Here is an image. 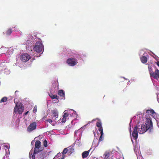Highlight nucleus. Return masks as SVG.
Segmentation results:
<instances>
[{
  "instance_id": "obj_31",
  "label": "nucleus",
  "mask_w": 159,
  "mask_h": 159,
  "mask_svg": "<svg viewBox=\"0 0 159 159\" xmlns=\"http://www.w3.org/2000/svg\"><path fill=\"white\" fill-rule=\"evenodd\" d=\"M29 112V111H27L26 112H25V113H24V114H23V115L24 116H26V115H27L28 114V113Z\"/></svg>"
},
{
  "instance_id": "obj_10",
  "label": "nucleus",
  "mask_w": 159,
  "mask_h": 159,
  "mask_svg": "<svg viewBox=\"0 0 159 159\" xmlns=\"http://www.w3.org/2000/svg\"><path fill=\"white\" fill-rule=\"evenodd\" d=\"M90 151V150L87 151H85L83 152L82 153V158L84 159L87 157L89 155Z\"/></svg>"
},
{
  "instance_id": "obj_18",
  "label": "nucleus",
  "mask_w": 159,
  "mask_h": 159,
  "mask_svg": "<svg viewBox=\"0 0 159 159\" xmlns=\"http://www.w3.org/2000/svg\"><path fill=\"white\" fill-rule=\"evenodd\" d=\"M7 100V98L6 97H4L2 98L0 101V102H6Z\"/></svg>"
},
{
  "instance_id": "obj_16",
  "label": "nucleus",
  "mask_w": 159,
  "mask_h": 159,
  "mask_svg": "<svg viewBox=\"0 0 159 159\" xmlns=\"http://www.w3.org/2000/svg\"><path fill=\"white\" fill-rule=\"evenodd\" d=\"M111 156V154L109 152H106L104 154L103 156L105 158L107 159Z\"/></svg>"
},
{
  "instance_id": "obj_12",
  "label": "nucleus",
  "mask_w": 159,
  "mask_h": 159,
  "mask_svg": "<svg viewBox=\"0 0 159 159\" xmlns=\"http://www.w3.org/2000/svg\"><path fill=\"white\" fill-rule=\"evenodd\" d=\"M57 94L58 95L60 96L62 98H65V93L63 90H59L58 91Z\"/></svg>"
},
{
  "instance_id": "obj_25",
  "label": "nucleus",
  "mask_w": 159,
  "mask_h": 159,
  "mask_svg": "<svg viewBox=\"0 0 159 159\" xmlns=\"http://www.w3.org/2000/svg\"><path fill=\"white\" fill-rule=\"evenodd\" d=\"M69 116L68 113H64L63 116L64 117L66 118Z\"/></svg>"
},
{
  "instance_id": "obj_15",
  "label": "nucleus",
  "mask_w": 159,
  "mask_h": 159,
  "mask_svg": "<svg viewBox=\"0 0 159 159\" xmlns=\"http://www.w3.org/2000/svg\"><path fill=\"white\" fill-rule=\"evenodd\" d=\"M49 96L52 99H59V97L57 95H53L52 94H49Z\"/></svg>"
},
{
  "instance_id": "obj_30",
  "label": "nucleus",
  "mask_w": 159,
  "mask_h": 159,
  "mask_svg": "<svg viewBox=\"0 0 159 159\" xmlns=\"http://www.w3.org/2000/svg\"><path fill=\"white\" fill-rule=\"evenodd\" d=\"M34 154V153H33V154H32V159H35V154Z\"/></svg>"
},
{
  "instance_id": "obj_20",
  "label": "nucleus",
  "mask_w": 159,
  "mask_h": 159,
  "mask_svg": "<svg viewBox=\"0 0 159 159\" xmlns=\"http://www.w3.org/2000/svg\"><path fill=\"white\" fill-rule=\"evenodd\" d=\"M96 126L98 127H100L102 126V123L100 122H97L96 124Z\"/></svg>"
},
{
  "instance_id": "obj_14",
  "label": "nucleus",
  "mask_w": 159,
  "mask_h": 159,
  "mask_svg": "<svg viewBox=\"0 0 159 159\" xmlns=\"http://www.w3.org/2000/svg\"><path fill=\"white\" fill-rule=\"evenodd\" d=\"M52 116L53 117H55V119L58 117V112L55 110L52 111Z\"/></svg>"
},
{
  "instance_id": "obj_33",
  "label": "nucleus",
  "mask_w": 159,
  "mask_h": 159,
  "mask_svg": "<svg viewBox=\"0 0 159 159\" xmlns=\"http://www.w3.org/2000/svg\"><path fill=\"white\" fill-rule=\"evenodd\" d=\"M157 65L158 66H159V61H158L157 62Z\"/></svg>"
},
{
  "instance_id": "obj_9",
  "label": "nucleus",
  "mask_w": 159,
  "mask_h": 159,
  "mask_svg": "<svg viewBox=\"0 0 159 159\" xmlns=\"http://www.w3.org/2000/svg\"><path fill=\"white\" fill-rule=\"evenodd\" d=\"M37 124L35 122L31 123L27 128V130L29 132H31L36 129Z\"/></svg>"
},
{
  "instance_id": "obj_13",
  "label": "nucleus",
  "mask_w": 159,
  "mask_h": 159,
  "mask_svg": "<svg viewBox=\"0 0 159 159\" xmlns=\"http://www.w3.org/2000/svg\"><path fill=\"white\" fill-rule=\"evenodd\" d=\"M35 148L39 149L41 146V142L39 140H37L35 143Z\"/></svg>"
},
{
  "instance_id": "obj_35",
  "label": "nucleus",
  "mask_w": 159,
  "mask_h": 159,
  "mask_svg": "<svg viewBox=\"0 0 159 159\" xmlns=\"http://www.w3.org/2000/svg\"><path fill=\"white\" fill-rule=\"evenodd\" d=\"M139 117H140V116H142V114H139Z\"/></svg>"
},
{
  "instance_id": "obj_41",
  "label": "nucleus",
  "mask_w": 159,
  "mask_h": 159,
  "mask_svg": "<svg viewBox=\"0 0 159 159\" xmlns=\"http://www.w3.org/2000/svg\"><path fill=\"white\" fill-rule=\"evenodd\" d=\"M18 30H16V31H18Z\"/></svg>"
},
{
  "instance_id": "obj_40",
  "label": "nucleus",
  "mask_w": 159,
  "mask_h": 159,
  "mask_svg": "<svg viewBox=\"0 0 159 159\" xmlns=\"http://www.w3.org/2000/svg\"><path fill=\"white\" fill-rule=\"evenodd\" d=\"M52 125L53 126H54V125H52Z\"/></svg>"
},
{
  "instance_id": "obj_7",
  "label": "nucleus",
  "mask_w": 159,
  "mask_h": 159,
  "mask_svg": "<svg viewBox=\"0 0 159 159\" xmlns=\"http://www.w3.org/2000/svg\"><path fill=\"white\" fill-rule=\"evenodd\" d=\"M30 58V56L27 53H25L22 54L20 57L21 60L23 62H27Z\"/></svg>"
},
{
  "instance_id": "obj_38",
  "label": "nucleus",
  "mask_w": 159,
  "mask_h": 159,
  "mask_svg": "<svg viewBox=\"0 0 159 159\" xmlns=\"http://www.w3.org/2000/svg\"><path fill=\"white\" fill-rule=\"evenodd\" d=\"M111 159H113V156H112Z\"/></svg>"
},
{
  "instance_id": "obj_19",
  "label": "nucleus",
  "mask_w": 159,
  "mask_h": 159,
  "mask_svg": "<svg viewBox=\"0 0 159 159\" xmlns=\"http://www.w3.org/2000/svg\"><path fill=\"white\" fill-rule=\"evenodd\" d=\"M68 151V150L67 148H65L63 151L62 154L63 155H64L67 152V151Z\"/></svg>"
},
{
  "instance_id": "obj_22",
  "label": "nucleus",
  "mask_w": 159,
  "mask_h": 159,
  "mask_svg": "<svg viewBox=\"0 0 159 159\" xmlns=\"http://www.w3.org/2000/svg\"><path fill=\"white\" fill-rule=\"evenodd\" d=\"M43 146L45 147H46L47 146V142L46 140H45L43 141Z\"/></svg>"
},
{
  "instance_id": "obj_29",
  "label": "nucleus",
  "mask_w": 159,
  "mask_h": 159,
  "mask_svg": "<svg viewBox=\"0 0 159 159\" xmlns=\"http://www.w3.org/2000/svg\"><path fill=\"white\" fill-rule=\"evenodd\" d=\"M143 54V55H144L145 54V52H144V51H143V50H141L140 51L139 53V55H141L142 54Z\"/></svg>"
},
{
  "instance_id": "obj_5",
  "label": "nucleus",
  "mask_w": 159,
  "mask_h": 159,
  "mask_svg": "<svg viewBox=\"0 0 159 159\" xmlns=\"http://www.w3.org/2000/svg\"><path fill=\"white\" fill-rule=\"evenodd\" d=\"M146 113L147 114V115L149 116L150 117V115H151L157 121L159 119V115L155 112L154 110L153 109L146 110Z\"/></svg>"
},
{
  "instance_id": "obj_21",
  "label": "nucleus",
  "mask_w": 159,
  "mask_h": 159,
  "mask_svg": "<svg viewBox=\"0 0 159 159\" xmlns=\"http://www.w3.org/2000/svg\"><path fill=\"white\" fill-rule=\"evenodd\" d=\"M98 130L100 132V134H102L103 133V128L102 126L100 127H98Z\"/></svg>"
},
{
  "instance_id": "obj_2",
  "label": "nucleus",
  "mask_w": 159,
  "mask_h": 159,
  "mask_svg": "<svg viewBox=\"0 0 159 159\" xmlns=\"http://www.w3.org/2000/svg\"><path fill=\"white\" fill-rule=\"evenodd\" d=\"M17 99L15 98L14 99V102L16 104V106L14 107V111L16 113H18L19 114H21L24 109V107L23 104L20 103L18 105V103L16 101Z\"/></svg>"
},
{
  "instance_id": "obj_6",
  "label": "nucleus",
  "mask_w": 159,
  "mask_h": 159,
  "mask_svg": "<svg viewBox=\"0 0 159 159\" xmlns=\"http://www.w3.org/2000/svg\"><path fill=\"white\" fill-rule=\"evenodd\" d=\"M133 143L134 147V151L137 157V159H143V157L140 155V153L138 149L139 144H138V143H135V144L134 143Z\"/></svg>"
},
{
  "instance_id": "obj_27",
  "label": "nucleus",
  "mask_w": 159,
  "mask_h": 159,
  "mask_svg": "<svg viewBox=\"0 0 159 159\" xmlns=\"http://www.w3.org/2000/svg\"><path fill=\"white\" fill-rule=\"evenodd\" d=\"M37 111V106H35L33 109V111L34 113H35Z\"/></svg>"
},
{
  "instance_id": "obj_17",
  "label": "nucleus",
  "mask_w": 159,
  "mask_h": 159,
  "mask_svg": "<svg viewBox=\"0 0 159 159\" xmlns=\"http://www.w3.org/2000/svg\"><path fill=\"white\" fill-rule=\"evenodd\" d=\"M12 29L11 28H9L6 31V34L7 35H10L12 33Z\"/></svg>"
},
{
  "instance_id": "obj_39",
  "label": "nucleus",
  "mask_w": 159,
  "mask_h": 159,
  "mask_svg": "<svg viewBox=\"0 0 159 159\" xmlns=\"http://www.w3.org/2000/svg\"><path fill=\"white\" fill-rule=\"evenodd\" d=\"M30 154H31V155L32 154V153H31H31H30Z\"/></svg>"
},
{
  "instance_id": "obj_23",
  "label": "nucleus",
  "mask_w": 159,
  "mask_h": 159,
  "mask_svg": "<svg viewBox=\"0 0 159 159\" xmlns=\"http://www.w3.org/2000/svg\"><path fill=\"white\" fill-rule=\"evenodd\" d=\"M37 148H34V154H37L40 151H39L37 149Z\"/></svg>"
},
{
  "instance_id": "obj_36",
  "label": "nucleus",
  "mask_w": 159,
  "mask_h": 159,
  "mask_svg": "<svg viewBox=\"0 0 159 159\" xmlns=\"http://www.w3.org/2000/svg\"><path fill=\"white\" fill-rule=\"evenodd\" d=\"M17 92H18V91H16L15 92V94H16Z\"/></svg>"
},
{
  "instance_id": "obj_8",
  "label": "nucleus",
  "mask_w": 159,
  "mask_h": 159,
  "mask_svg": "<svg viewBox=\"0 0 159 159\" xmlns=\"http://www.w3.org/2000/svg\"><path fill=\"white\" fill-rule=\"evenodd\" d=\"M77 60L75 58L68 59L67 61V63L70 66H74L77 64Z\"/></svg>"
},
{
  "instance_id": "obj_3",
  "label": "nucleus",
  "mask_w": 159,
  "mask_h": 159,
  "mask_svg": "<svg viewBox=\"0 0 159 159\" xmlns=\"http://www.w3.org/2000/svg\"><path fill=\"white\" fill-rule=\"evenodd\" d=\"M148 67L151 77L156 79H159V70H158L156 69L154 72H153L150 66H148Z\"/></svg>"
},
{
  "instance_id": "obj_34",
  "label": "nucleus",
  "mask_w": 159,
  "mask_h": 159,
  "mask_svg": "<svg viewBox=\"0 0 159 159\" xmlns=\"http://www.w3.org/2000/svg\"><path fill=\"white\" fill-rule=\"evenodd\" d=\"M64 157H65V156L64 155H63L62 156V158H61V159H64Z\"/></svg>"
},
{
  "instance_id": "obj_11",
  "label": "nucleus",
  "mask_w": 159,
  "mask_h": 159,
  "mask_svg": "<svg viewBox=\"0 0 159 159\" xmlns=\"http://www.w3.org/2000/svg\"><path fill=\"white\" fill-rule=\"evenodd\" d=\"M146 56H145V55L143 56L140 57L141 61L143 63H146L147 61V57H148V55H146Z\"/></svg>"
},
{
  "instance_id": "obj_26",
  "label": "nucleus",
  "mask_w": 159,
  "mask_h": 159,
  "mask_svg": "<svg viewBox=\"0 0 159 159\" xmlns=\"http://www.w3.org/2000/svg\"><path fill=\"white\" fill-rule=\"evenodd\" d=\"M66 118L64 117L63 116V118L61 120V122L62 123H64L66 121Z\"/></svg>"
},
{
  "instance_id": "obj_1",
  "label": "nucleus",
  "mask_w": 159,
  "mask_h": 159,
  "mask_svg": "<svg viewBox=\"0 0 159 159\" xmlns=\"http://www.w3.org/2000/svg\"><path fill=\"white\" fill-rule=\"evenodd\" d=\"M153 129L152 123L151 118L149 115H146L145 124H140L135 126L132 133L131 137L133 143H137L138 132L140 134H143L147 130L151 132Z\"/></svg>"
},
{
  "instance_id": "obj_4",
  "label": "nucleus",
  "mask_w": 159,
  "mask_h": 159,
  "mask_svg": "<svg viewBox=\"0 0 159 159\" xmlns=\"http://www.w3.org/2000/svg\"><path fill=\"white\" fill-rule=\"evenodd\" d=\"M34 51L38 52H41L43 50V46L42 43L40 41H38L36 42L35 44V46L33 48Z\"/></svg>"
},
{
  "instance_id": "obj_37",
  "label": "nucleus",
  "mask_w": 159,
  "mask_h": 159,
  "mask_svg": "<svg viewBox=\"0 0 159 159\" xmlns=\"http://www.w3.org/2000/svg\"><path fill=\"white\" fill-rule=\"evenodd\" d=\"M157 101H158V102L159 103V98H158L157 99Z\"/></svg>"
},
{
  "instance_id": "obj_32",
  "label": "nucleus",
  "mask_w": 159,
  "mask_h": 159,
  "mask_svg": "<svg viewBox=\"0 0 159 159\" xmlns=\"http://www.w3.org/2000/svg\"><path fill=\"white\" fill-rule=\"evenodd\" d=\"M79 130V129H78V130L75 131V134H76L77 133L78 131Z\"/></svg>"
},
{
  "instance_id": "obj_24",
  "label": "nucleus",
  "mask_w": 159,
  "mask_h": 159,
  "mask_svg": "<svg viewBox=\"0 0 159 159\" xmlns=\"http://www.w3.org/2000/svg\"><path fill=\"white\" fill-rule=\"evenodd\" d=\"M103 134V133L102 134H101V135L99 138V141H102L103 140V138L102 137Z\"/></svg>"
},
{
  "instance_id": "obj_28",
  "label": "nucleus",
  "mask_w": 159,
  "mask_h": 159,
  "mask_svg": "<svg viewBox=\"0 0 159 159\" xmlns=\"http://www.w3.org/2000/svg\"><path fill=\"white\" fill-rule=\"evenodd\" d=\"M47 122H48L49 123H50L51 124V123L52 122V120L50 119H48V120H46Z\"/></svg>"
}]
</instances>
